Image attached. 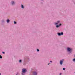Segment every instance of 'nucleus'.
<instances>
[{
  "label": "nucleus",
  "instance_id": "nucleus-16",
  "mask_svg": "<svg viewBox=\"0 0 75 75\" xmlns=\"http://www.w3.org/2000/svg\"><path fill=\"white\" fill-rule=\"evenodd\" d=\"M37 51L38 52V51H39V50H38V49H37Z\"/></svg>",
  "mask_w": 75,
  "mask_h": 75
},
{
  "label": "nucleus",
  "instance_id": "nucleus-1",
  "mask_svg": "<svg viewBox=\"0 0 75 75\" xmlns=\"http://www.w3.org/2000/svg\"><path fill=\"white\" fill-rule=\"evenodd\" d=\"M67 50L68 51H69V52H71L72 49L68 47L67 48Z\"/></svg>",
  "mask_w": 75,
  "mask_h": 75
},
{
  "label": "nucleus",
  "instance_id": "nucleus-12",
  "mask_svg": "<svg viewBox=\"0 0 75 75\" xmlns=\"http://www.w3.org/2000/svg\"><path fill=\"white\" fill-rule=\"evenodd\" d=\"M2 58V56H1L0 55V59H1Z\"/></svg>",
  "mask_w": 75,
  "mask_h": 75
},
{
  "label": "nucleus",
  "instance_id": "nucleus-4",
  "mask_svg": "<svg viewBox=\"0 0 75 75\" xmlns=\"http://www.w3.org/2000/svg\"><path fill=\"white\" fill-rule=\"evenodd\" d=\"M58 35L59 36L61 35H62L63 34V33L62 32L61 33H58Z\"/></svg>",
  "mask_w": 75,
  "mask_h": 75
},
{
  "label": "nucleus",
  "instance_id": "nucleus-9",
  "mask_svg": "<svg viewBox=\"0 0 75 75\" xmlns=\"http://www.w3.org/2000/svg\"><path fill=\"white\" fill-rule=\"evenodd\" d=\"M7 23H8L9 22H10V20L8 19L7 21Z\"/></svg>",
  "mask_w": 75,
  "mask_h": 75
},
{
  "label": "nucleus",
  "instance_id": "nucleus-19",
  "mask_svg": "<svg viewBox=\"0 0 75 75\" xmlns=\"http://www.w3.org/2000/svg\"><path fill=\"white\" fill-rule=\"evenodd\" d=\"M61 75V73L60 74V75Z\"/></svg>",
  "mask_w": 75,
  "mask_h": 75
},
{
  "label": "nucleus",
  "instance_id": "nucleus-5",
  "mask_svg": "<svg viewBox=\"0 0 75 75\" xmlns=\"http://www.w3.org/2000/svg\"><path fill=\"white\" fill-rule=\"evenodd\" d=\"M33 74L34 75H37V73L35 72H34L33 73Z\"/></svg>",
  "mask_w": 75,
  "mask_h": 75
},
{
  "label": "nucleus",
  "instance_id": "nucleus-10",
  "mask_svg": "<svg viewBox=\"0 0 75 75\" xmlns=\"http://www.w3.org/2000/svg\"><path fill=\"white\" fill-rule=\"evenodd\" d=\"M21 7L22 8H24V6H23V5H21Z\"/></svg>",
  "mask_w": 75,
  "mask_h": 75
},
{
  "label": "nucleus",
  "instance_id": "nucleus-18",
  "mask_svg": "<svg viewBox=\"0 0 75 75\" xmlns=\"http://www.w3.org/2000/svg\"><path fill=\"white\" fill-rule=\"evenodd\" d=\"M50 62H52V61H50Z\"/></svg>",
  "mask_w": 75,
  "mask_h": 75
},
{
  "label": "nucleus",
  "instance_id": "nucleus-11",
  "mask_svg": "<svg viewBox=\"0 0 75 75\" xmlns=\"http://www.w3.org/2000/svg\"><path fill=\"white\" fill-rule=\"evenodd\" d=\"M13 23H14V24H16L17 23L16 21H14Z\"/></svg>",
  "mask_w": 75,
  "mask_h": 75
},
{
  "label": "nucleus",
  "instance_id": "nucleus-6",
  "mask_svg": "<svg viewBox=\"0 0 75 75\" xmlns=\"http://www.w3.org/2000/svg\"><path fill=\"white\" fill-rule=\"evenodd\" d=\"M61 25V24H60L59 25H56V27L57 28V27H59L60 26V25Z\"/></svg>",
  "mask_w": 75,
  "mask_h": 75
},
{
  "label": "nucleus",
  "instance_id": "nucleus-14",
  "mask_svg": "<svg viewBox=\"0 0 75 75\" xmlns=\"http://www.w3.org/2000/svg\"><path fill=\"white\" fill-rule=\"evenodd\" d=\"M73 61H75V59H73Z\"/></svg>",
  "mask_w": 75,
  "mask_h": 75
},
{
  "label": "nucleus",
  "instance_id": "nucleus-3",
  "mask_svg": "<svg viewBox=\"0 0 75 75\" xmlns=\"http://www.w3.org/2000/svg\"><path fill=\"white\" fill-rule=\"evenodd\" d=\"M22 72L23 73H25L26 72V69H22Z\"/></svg>",
  "mask_w": 75,
  "mask_h": 75
},
{
  "label": "nucleus",
  "instance_id": "nucleus-21",
  "mask_svg": "<svg viewBox=\"0 0 75 75\" xmlns=\"http://www.w3.org/2000/svg\"><path fill=\"white\" fill-rule=\"evenodd\" d=\"M0 75H1V73H0Z\"/></svg>",
  "mask_w": 75,
  "mask_h": 75
},
{
  "label": "nucleus",
  "instance_id": "nucleus-8",
  "mask_svg": "<svg viewBox=\"0 0 75 75\" xmlns=\"http://www.w3.org/2000/svg\"><path fill=\"white\" fill-rule=\"evenodd\" d=\"M12 5H13V4H14V1H12Z\"/></svg>",
  "mask_w": 75,
  "mask_h": 75
},
{
  "label": "nucleus",
  "instance_id": "nucleus-15",
  "mask_svg": "<svg viewBox=\"0 0 75 75\" xmlns=\"http://www.w3.org/2000/svg\"><path fill=\"white\" fill-rule=\"evenodd\" d=\"M19 62H21V60H20L19 61Z\"/></svg>",
  "mask_w": 75,
  "mask_h": 75
},
{
  "label": "nucleus",
  "instance_id": "nucleus-7",
  "mask_svg": "<svg viewBox=\"0 0 75 75\" xmlns=\"http://www.w3.org/2000/svg\"><path fill=\"white\" fill-rule=\"evenodd\" d=\"M59 22H60L59 21H57V23H55V25H57V24H58V23H59Z\"/></svg>",
  "mask_w": 75,
  "mask_h": 75
},
{
  "label": "nucleus",
  "instance_id": "nucleus-2",
  "mask_svg": "<svg viewBox=\"0 0 75 75\" xmlns=\"http://www.w3.org/2000/svg\"><path fill=\"white\" fill-rule=\"evenodd\" d=\"M63 61H64L63 59H62V60H60V65H62V64L63 63Z\"/></svg>",
  "mask_w": 75,
  "mask_h": 75
},
{
  "label": "nucleus",
  "instance_id": "nucleus-13",
  "mask_svg": "<svg viewBox=\"0 0 75 75\" xmlns=\"http://www.w3.org/2000/svg\"><path fill=\"white\" fill-rule=\"evenodd\" d=\"M63 70H65V68H64L63 69Z\"/></svg>",
  "mask_w": 75,
  "mask_h": 75
},
{
  "label": "nucleus",
  "instance_id": "nucleus-20",
  "mask_svg": "<svg viewBox=\"0 0 75 75\" xmlns=\"http://www.w3.org/2000/svg\"><path fill=\"white\" fill-rule=\"evenodd\" d=\"M48 65H50V63H49V64H48Z\"/></svg>",
  "mask_w": 75,
  "mask_h": 75
},
{
  "label": "nucleus",
  "instance_id": "nucleus-17",
  "mask_svg": "<svg viewBox=\"0 0 75 75\" xmlns=\"http://www.w3.org/2000/svg\"><path fill=\"white\" fill-rule=\"evenodd\" d=\"M2 53L3 54H5V52H3Z\"/></svg>",
  "mask_w": 75,
  "mask_h": 75
}]
</instances>
